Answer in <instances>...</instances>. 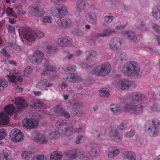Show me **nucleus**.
Listing matches in <instances>:
<instances>
[{"instance_id": "36", "label": "nucleus", "mask_w": 160, "mask_h": 160, "mask_svg": "<svg viewBox=\"0 0 160 160\" xmlns=\"http://www.w3.org/2000/svg\"><path fill=\"white\" fill-rule=\"evenodd\" d=\"M32 152L30 151L25 150L21 153L22 158L25 160H29L32 156Z\"/></svg>"}, {"instance_id": "59", "label": "nucleus", "mask_w": 160, "mask_h": 160, "mask_svg": "<svg viewBox=\"0 0 160 160\" xmlns=\"http://www.w3.org/2000/svg\"><path fill=\"white\" fill-rule=\"evenodd\" d=\"M1 53H2L5 57L8 58L10 57V55L7 53V52L5 49H2L1 51Z\"/></svg>"}, {"instance_id": "18", "label": "nucleus", "mask_w": 160, "mask_h": 160, "mask_svg": "<svg viewBox=\"0 0 160 160\" xmlns=\"http://www.w3.org/2000/svg\"><path fill=\"white\" fill-rule=\"evenodd\" d=\"M32 138L35 142L41 144H46L48 141L44 135L38 132L35 133L32 136Z\"/></svg>"}, {"instance_id": "42", "label": "nucleus", "mask_w": 160, "mask_h": 160, "mask_svg": "<svg viewBox=\"0 0 160 160\" xmlns=\"http://www.w3.org/2000/svg\"><path fill=\"white\" fill-rule=\"evenodd\" d=\"M85 6V4L84 2H78L77 3V9L79 12H82L84 10Z\"/></svg>"}, {"instance_id": "11", "label": "nucleus", "mask_w": 160, "mask_h": 160, "mask_svg": "<svg viewBox=\"0 0 160 160\" xmlns=\"http://www.w3.org/2000/svg\"><path fill=\"white\" fill-rule=\"evenodd\" d=\"M152 125L148 127L146 131L150 134L156 136L160 133V122L157 120L152 121Z\"/></svg>"}, {"instance_id": "52", "label": "nucleus", "mask_w": 160, "mask_h": 160, "mask_svg": "<svg viewBox=\"0 0 160 160\" xmlns=\"http://www.w3.org/2000/svg\"><path fill=\"white\" fill-rule=\"evenodd\" d=\"M6 12L10 16H15V13L12 8H8L6 10Z\"/></svg>"}, {"instance_id": "24", "label": "nucleus", "mask_w": 160, "mask_h": 160, "mask_svg": "<svg viewBox=\"0 0 160 160\" xmlns=\"http://www.w3.org/2000/svg\"><path fill=\"white\" fill-rule=\"evenodd\" d=\"M52 110L54 111L56 113L63 116L65 118H69L70 117L69 113L63 110L61 106L54 107L52 109Z\"/></svg>"}, {"instance_id": "23", "label": "nucleus", "mask_w": 160, "mask_h": 160, "mask_svg": "<svg viewBox=\"0 0 160 160\" xmlns=\"http://www.w3.org/2000/svg\"><path fill=\"white\" fill-rule=\"evenodd\" d=\"M142 95L140 93L137 92L133 93L131 97L132 99V102L134 104H129L135 105L137 106H138V105L139 104H142L143 106V108L141 111V112L139 113V114L141 113L142 111L143 110V105L142 103H139L138 104L136 105V102H140L142 100ZM138 114H139V113Z\"/></svg>"}, {"instance_id": "14", "label": "nucleus", "mask_w": 160, "mask_h": 160, "mask_svg": "<svg viewBox=\"0 0 160 160\" xmlns=\"http://www.w3.org/2000/svg\"><path fill=\"white\" fill-rule=\"evenodd\" d=\"M122 42L120 38H115L110 41L108 46L110 49L115 51L121 49L122 47Z\"/></svg>"}, {"instance_id": "62", "label": "nucleus", "mask_w": 160, "mask_h": 160, "mask_svg": "<svg viewBox=\"0 0 160 160\" xmlns=\"http://www.w3.org/2000/svg\"><path fill=\"white\" fill-rule=\"evenodd\" d=\"M105 135L104 132H102L100 134L98 135V137L100 139L104 138Z\"/></svg>"}, {"instance_id": "44", "label": "nucleus", "mask_w": 160, "mask_h": 160, "mask_svg": "<svg viewBox=\"0 0 160 160\" xmlns=\"http://www.w3.org/2000/svg\"><path fill=\"white\" fill-rule=\"evenodd\" d=\"M35 31L37 39H41L45 37V34L42 31L38 29Z\"/></svg>"}, {"instance_id": "33", "label": "nucleus", "mask_w": 160, "mask_h": 160, "mask_svg": "<svg viewBox=\"0 0 160 160\" xmlns=\"http://www.w3.org/2000/svg\"><path fill=\"white\" fill-rule=\"evenodd\" d=\"M62 156V152L59 151H55L52 152L50 156V160H60Z\"/></svg>"}, {"instance_id": "64", "label": "nucleus", "mask_w": 160, "mask_h": 160, "mask_svg": "<svg viewBox=\"0 0 160 160\" xmlns=\"http://www.w3.org/2000/svg\"><path fill=\"white\" fill-rule=\"evenodd\" d=\"M34 93L37 96H39L42 95V93L40 91H35L34 92Z\"/></svg>"}, {"instance_id": "6", "label": "nucleus", "mask_w": 160, "mask_h": 160, "mask_svg": "<svg viewBox=\"0 0 160 160\" xmlns=\"http://www.w3.org/2000/svg\"><path fill=\"white\" fill-rule=\"evenodd\" d=\"M134 84L133 82L127 79L118 80L113 82L112 84L113 88L118 90H128Z\"/></svg>"}, {"instance_id": "3", "label": "nucleus", "mask_w": 160, "mask_h": 160, "mask_svg": "<svg viewBox=\"0 0 160 160\" xmlns=\"http://www.w3.org/2000/svg\"><path fill=\"white\" fill-rule=\"evenodd\" d=\"M56 126L61 131H66L67 132V135L68 136L71 135L75 132L78 133L83 131L82 129L79 127L78 128H74L73 127L72 123L68 122L64 119L60 118L58 119L56 123Z\"/></svg>"}, {"instance_id": "54", "label": "nucleus", "mask_w": 160, "mask_h": 160, "mask_svg": "<svg viewBox=\"0 0 160 160\" xmlns=\"http://www.w3.org/2000/svg\"><path fill=\"white\" fill-rule=\"evenodd\" d=\"M6 27L9 33H13L14 32L15 28L13 26L9 24H7Z\"/></svg>"}, {"instance_id": "29", "label": "nucleus", "mask_w": 160, "mask_h": 160, "mask_svg": "<svg viewBox=\"0 0 160 160\" xmlns=\"http://www.w3.org/2000/svg\"><path fill=\"white\" fill-rule=\"evenodd\" d=\"M109 135L111 139L116 142H119L121 140V137L114 128L112 129V130L109 134Z\"/></svg>"}, {"instance_id": "27", "label": "nucleus", "mask_w": 160, "mask_h": 160, "mask_svg": "<svg viewBox=\"0 0 160 160\" xmlns=\"http://www.w3.org/2000/svg\"><path fill=\"white\" fill-rule=\"evenodd\" d=\"M122 35L125 37H127L129 40L134 42L136 41L137 39L136 34L131 31H125L122 32Z\"/></svg>"}, {"instance_id": "7", "label": "nucleus", "mask_w": 160, "mask_h": 160, "mask_svg": "<svg viewBox=\"0 0 160 160\" xmlns=\"http://www.w3.org/2000/svg\"><path fill=\"white\" fill-rule=\"evenodd\" d=\"M50 11L53 16L58 18H62L68 12L67 7L62 4L52 7Z\"/></svg>"}, {"instance_id": "15", "label": "nucleus", "mask_w": 160, "mask_h": 160, "mask_svg": "<svg viewBox=\"0 0 160 160\" xmlns=\"http://www.w3.org/2000/svg\"><path fill=\"white\" fill-rule=\"evenodd\" d=\"M56 42L58 46L62 47L70 46L73 44L72 39L66 36H62L58 38Z\"/></svg>"}, {"instance_id": "26", "label": "nucleus", "mask_w": 160, "mask_h": 160, "mask_svg": "<svg viewBox=\"0 0 160 160\" xmlns=\"http://www.w3.org/2000/svg\"><path fill=\"white\" fill-rule=\"evenodd\" d=\"M64 79L69 82H82V79L78 75L74 73L69 74L67 77H64Z\"/></svg>"}, {"instance_id": "28", "label": "nucleus", "mask_w": 160, "mask_h": 160, "mask_svg": "<svg viewBox=\"0 0 160 160\" xmlns=\"http://www.w3.org/2000/svg\"><path fill=\"white\" fill-rule=\"evenodd\" d=\"M53 85V84L48 82L47 79H43L39 81L36 85V87L38 88L42 89L45 87H48Z\"/></svg>"}, {"instance_id": "40", "label": "nucleus", "mask_w": 160, "mask_h": 160, "mask_svg": "<svg viewBox=\"0 0 160 160\" xmlns=\"http://www.w3.org/2000/svg\"><path fill=\"white\" fill-rule=\"evenodd\" d=\"M97 55V53L96 51L94 50L88 51L86 53L87 57L86 60L87 61H89L91 58H94Z\"/></svg>"}, {"instance_id": "35", "label": "nucleus", "mask_w": 160, "mask_h": 160, "mask_svg": "<svg viewBox=\"0 0 160 160\" xmlns=\"http://www.w3.org/2000/svg\"><path fill=\"white\" fill-rule=\"evenodd\" d=\"M85 18L86 20L90 22L93 24H96L97 23V19L94 15V14H90L89 12L86 15Z\"/></svg>"}, {"instance_id": "53", "label": "nucleus", "mask_w": 160, "mask_h": 160, "mask_svg": "<svg viewBox=\"0 0 160 160\" xmlns=\"http://www.w3.org/2000/svg\"><path fill=\"white\" fill-rule=\"evenodd\" d=\"M38 160H48L47 157L44 155L38 154L36 155Z\"/></svg>"}, {"instance_id": "21", "label": "nucleus", "mask_w": 160, "mask_h": 160, "mask_svg": "<svg viewBox=\"0 0 160 160\" xmlns=\"http://www.w3.org/2000/svg\"><path fill=\"white\" fill-rule=\"evenodd\" d=\"M12 102H15V103L19 109L25 108L28 106L26 101L22 98L18 97L15 98L14 100H11Z\"/></svg>"}, {"instance_id": "41", "label": "nucleus", "mask_w": 160, "mask_h": 160, "mask_svg": "<svg viewBox=\"0 0 160 160\" xmlns=\"http://www.w3.org/2000/svg\"><path fill=\"white\" fill-rule=\"evenodd\" d=\"M153 17L156 19H160V6L155 8L152 12Z\"/></svg>"}, {"instance_id": "61", "label": "nucleus", "mask_w": 160, "mask_h": 160, "mask_svg": "<svg viewBox=\"0 0 160 160\" xmlns=\"http://www.w3.org/2000/svg\"><path fill=\"white\" fill-rule=\"evenodd\" d=\"M13 17L10 18H9V22L11 23H14L16 22V19L15 18V16H12Z\"/></svg>"}, {"instance_id": "60", "label": "nucleus", "mask_w": 160, "mask_h": 160, "mask_svg": "<svg viewBox=\"0 0 160 160\" xmlns=\"http://www.w3.org/2000/svg\"><path fill=\"white\" fill-rule=\"evenodd\" d=\"M43 102L40 101H37L36 102V105L38 107H42L43 106Z\"/></svg>"}, {"instance_id": "4", "label": "nucleus", "mask_w": 160, "mask_h": 160, "mask_svg": "<svg viewBox=\"0 0 160 160\" xmlns=\"http://www.w3.org/2000/svg\"><path fill=\"white\" fill-rule=\"evenodd\" d=\"M140 70V67L138 63L132 61L125 64L122 67V71L125 75L132 77L138 76Z\"/></svg>"}, {"instance_id": "17", "label": "nucleus", "mask_w": 160, "mask_h": 160, "mask_svg": "<svg viewBox=\"0 0 160 160\" xmlns=\"http://www.w3.org/2000/svg\"><path fill=\"white\" fill-rule=\"evenodd\" d=\"M40 6L39 5H33L30 6L28 11L29 13L33 16L41 17L43 15L44 12L40 11Z\"/></svg>"}, {"instance_id": "1", "label": "nucleus", "mask_w": 160, "mask_h": 160, "mask_svg": "<svg viewBox=\"0 0 160 160\" xmlns=\"http://www.w3.org/2000/svg\"><path fill=\"white\" fill-rule=\"evenodd\" d=\"M90 147L91 150L85 152L81 149H73L67 151L65 154L70 160L74 158L77 155L81 160H91L92 157L98 155L99 152L97 149L98 145L97 144L92 143Z\"/></svg>"}, {"instance_id": "25", "label": "nucleus", "mask_w": 160, "mask_h": 160, "mask_svg": "<svg viewBox=\"0 0 160 160\" xmlns=\"http://www.w3.org/2000/svg\"><path fill=\"white\" fill-rule=\"evenodd\" d=\"M123 157L126 160H136L137 158L136 155L134 152L129 150L123 152Z\"/></svg>"}, {"instance_id": "49", "label": "nucleus", "mask_w": 160, "mask_h": 160, "mask_svg": "<svg viewBox=\"0 0 160 160\" xmlns=\"http://www.w3.org/2000/svg\"><path fill=\"white\" fill-rule=\"evenodd\" d=\"M6 130L3 128L0 129V140H2L5 138L7 135Z\"/></svg>"}, {"instance_id": "30", "label": "nucleus", "mask_w": 160, "mask_h": 160, "mask_svg": "<svg viewBox=\"0 0 160 160\" xmlns=\"http://www.w3.org/2000/svg\"><path fill=\"white\" fill-rule=\"evenodd\" d=\"M40 22L42 25H46L47 24H51L53 22L52 17L49 15H46L42 17Z\"/></svg>"}, {"instance_id": "20", "label": "nucleus", "mask_w": 160, "mask_h": 160, "mask_svg": "<svg viewBox=\"0 0 160 160\" xmlns=\"http://www.w3.org/2000/svg\"><path fill=\"white\" fill-rule=\"evenodd\" d=\"M57 24L61 28H66L71 27L73 23L70 19L65 18L58 19Z\"/></svg>"}, {"instance_id": "10", "label": "nucleus", "mask_w": 160, "mask_h": 160, "mask_svg": "<svg viewBox=\"0 0 160 160\" xmlns=\"http://www.w3.org/2000/svg\"><path fill=\"white\" fill-rule=\"evenodd\" d=\"M44 54L42 52L37 50L33 51L31 56L29 57L31 62L34 64H38L41 63L44 58Z\"/></svg>"}, {"instance_id": "57", "label": "nucleus", "mask_w": 160, "mask_h": 160, "mask_svg": "<svg viewBox=\"0 0 160 160\" xmlns=\"http://www.w3.org/2000/svg\"><path fill=\"white\" fill-rule=\"evenodd\" d=\"M126 26V25H118L114 29V30H115V33L118 32L119 31L122 29L124 28Z\"/></svg>"}, {"instance_id": "31", "label": "nucleus", "mask_w": 160, "mask_h": 160, "mask_svg": "<svg viewBox=\"0 0 160 160\" xmlns=\"http://www.w3.org/2000/svg\"><path fill=\"white\" fill-rule=\"evenodd\" d=\"M116 31L113 29H107L101 33H97L95 35V37L99 38L102 37H105L109 36L112 33H115Z\"/></svg>"}, {"instance_id": "50", "label": "nucleus", "mask_w": 160, "mask_h": 160, "mask_svg": "<svg viewBox=\"0 0 160 160\" xmlns=\"http://www.w3.org/2000/svg\"><path fill=\"white\" fill-rule=\"evenodd\" d=\"M151 109L152 112L160 111V105L158 104H154L151 107Z\"/></svg>"}, {"instance_id": "34", "label": "nucleus", "mask_w": 160, "mask_h": 160, "mask_svg": "<svg viewBox=\"0 0 160 160\" xmlns=\"http://www.w3.org/2000/svg\"><path fill=\"white\" fill-rule=\"evenodd\" d=\"M15 107L12 104H9L4 108L5 112L9 116H12L15 110Z\"/></svg>"}, {"instance_id": "55", "label": "nucleus", "mask_w": 160, "mask_h": 160, "mask_svg": "<svg viewBox=\"0 0 160 160\" xmlns=\"http://www.w3.org/2000/svg\"><path fill=\"white\" fill-rule=\"evenodd\" d=\"M152 27V28L156 32L158 33H160V26L155 24H153Z\"/></svg>"}, {"instance_id": "63", "label": "nucleus", "mask_w": 160, "mask_h": 160, "mask_svg": "<svg viewBox=\"0 0 160 160\" xmlns=\"http://www.w3.org/2000/svg\"><path fill=\"white\" fill-rule=\"evenodd\" d=\"M67 86V84L66 82H63L59 86V87L61 89H63L65 88Z\"/></svg>"}, {"instance_id": "12", "label": "nucleus", "mask_w": 160, "mask_h": 160, "mask_svg": "<svg viewBox=\"0 0 160 160\" xmlns=\"http://www.w3.org/2000/svg\"><path fill=\"white\" fill-rule=\"evenodd\" d=\"M20 33L22 34L24 38L30 42H35L37 40L35 30L24 28L21 31Z\"/></svg>"}, {"instance_id": "22", "label": "nucleus", "mask_w": 160, "mask_h": 160, "mask_svg": "<svg viewBox=\"0 0 160 160\" xmlns=\"http://www.w3.org/2000/svg\"><path fill=\"white\" fill-rule=\"evenodd\" d=\"M127 56L126 53L122 51H119L115 53L113 61L117 63H121L127 59Z\"/></svg>"}, {"instance_id": "8", "label": "nucleus", "mask_w": 160, "mask_h": 160, "mask_svg": "<svg viewBox=\"0 0 160 160\" xmlns=\"http://www.w3.org/2000/svg\"><path fill=\"white\" fill-rule=\"evenodd\" d=\"M111 70V66L108 62H104L94 68L93 72L98 76H105L108 75Z\"/></svg>"}, {"instance_id": "19", "label": "nucleus", "mask_w": 160, "mask_h": 160, "mask_svg": "<svg viewBox=\"0 0 160 160\" xmlns=\"http://www.w3.org/2000/svg\"><path fill=\"white\" fill-rule=\"evenodd\" d=\"M42 46L45 51L49 54H54L57 51V48L51 43L44 42Z\"/></svg>"}, {"instance_id": "5", "label": "nucleus", "mask_w": 160, "mask_h": 160, "mask_svg": "<svg viewBox=\"0 0 160 160\" xmlns=\"http://www.w3.org/2000/svg\"><path fill=\"white\" fill-rule=\"evenodd\" d=\"M47 132L48 134H46V135L50 139H56L61 137L68 136L67 135L68 132L65 131L62 132L60 130H58L53 126L49 127Z\"/></svg>"}, {"instance_id": "51", "label": "nucleus", "mask_w": 160, "mask_h": 160, "mask_svg": "<svg viewBox=\"0 0 160 160\" xmlns=\"http://www.w3.org/2000/svg\"><path fill=\"white\" fill-rule=\"evenodd\" d=\"M113 19V17L112 16L107 15L104 17L105 22L107 23H109L112 22Z\"/></svg>"}, {"instance_id": "45", "label": "nucleus", "mask_w": 160, "mask_h": 160, "mask_svg": "<svg viewBox=\"0 0 160 160\" xmlns=\"http://www.w3.org/2000/svg\"><path fill=\"white\" fill-rule=\"evenodd\" d=\"M120 152V151L118 149H116L114 150L108 152V157L112 158L115 157L118 155Z\"/></svg>"}, {"instance_id": "32", "label": "nucleus", "mask_w": 160, "mask_h": 160, "mask_svg": "<svg viewBox=\"0 0 160 160\" xmlns=\"http://www.w3.org/2000/svg\"><path fill=\"white\" fill-rule=\"evenodd\" d=\"M10 118L6 113L2 112L0 114V124L6 125L8 124L10 121Z\"/></svg>"}, {"instance_id": "56", "label": "nucleus", "mask_w": 160, "mask_h": 160, "mask_svg": "<svg viewBox=\"0 0 160 160\" xmlns=\"http://www.w3.org/2000/svg\"><path fill=\"white\" fill-rule=\"evenodd\" d=\"M134 135V131L133 130H131L130 131L126 133L125 135L126 137L130 138L132 137Z\"/></svg>"}, {"instance_id": "48", "label": "nucleus", "mask_w": 160, "mask_h": 160, "mask_svg": "<svg viewBox=\"0 0 160 160\" xmlns=\"http://www.w3.org/2000/svg\"><path fill=\"white\" fill-rule=\"evenodd\" d=\"M16 9L18 14L20 15H23L26 14V12L23 11L22 6L21 5H18L16 7Z\"/></svg>"}, {"instance_id": "58", "label": "nucleus", "mask_w": 160, "mask_h": 160, "mask_svg": "<svg viewBox=\"0 0 160 160\" xmlns=\"http://www.w3.org/2000/svg\"><path fill=\"white\" fill-rule=\"evenodd\" d=\"M84 139V137L82 135H78V136L75 142L77 144H79L80 142V141Z\"/></svg>"}, {"instance_id": "46", "label": "nucleus", "mask_w": 160, "mask_h": 160, "mask_svg": "<svg viewBox=\"0 0 160 160\" xmlns=\"http://www.w3.org/2000/svg\"><path fill=\"white\" fill-rule=\"evenodd\" d=\"M32 72V68L29 66L26 67L23 71V76L25 77H28L30 75Z\"/></svg>"}, {"instance_id": "47", "label": "nucleus", "mask_w": 160, "mask_h": 160, "mask_svg": "<svg viewBox=\"0 0 160 160\" xmlns=\"http://www.w3.org/2000/svg\"><path fill=\"white\" fill-rule=\"evenodd\" d=\"M76 68L75 65L68 64L63 67V69L66 71H74Z\"/></svg>"}, {"instance_id": "43", "label": "nucleus", "mask_w": 160, "mask_h": 160, "mask_svg": "<svg viewBox=\"0 0 160 160\" xmlns=\"http://www.w3.org/2000/svg\"><path fill=\"white\" fill-rule=\"evenodd\" d=\"M100 96L102 97L108 98L110 96V92L105 88L101 89L99 91Z\"/></svg>"}, {"instance_id": "39", "label": "nucleus", "mask_w": 160, "mask_h": 160, "mask_svg": "<svg viewBox=\"0 0 160 160\" xmlns=\"http://www.w3.org/2000/svg\"><path fill=\"white\" fill-rule=\"evenodd\" d=\"M58 68H57L55 67H52L51 65H48L47 66L46 70L43 71L42 72V74L43 75H45L48 74V71L52 72H55L58 71Z\"/></svg>"}, {"instance_id": "38", "label": "nucleus", "mask_w": 160, "mask_h": 160, "mask_svg": "<svg viewBox=\"0 0 160 160\" xmlns=\"http://www.w3.org/2000/svg\"><path fill=\"white\" fill-rule=\"evenodd\" d=\"M0 155L5 157V158H6L8 160L12 157V154L11 151L5 148L1 152Z\"/></svg>"}, {"instance_id": "37", "label": "nucleus", "mask_w": 160, "mask_h": 160, "mask_svg": "<svg viewBox=\"0 0 160 160\" xmlns=\"http://www.w3.org/2000/svg\"><path fill=\"white\" fill-rule=\"evenodd\" d=\"M8 82L6 80L0 78V92H3L5 89L8 87Z\"/></svg>"}, {"instance_id": "16", "label": "nucleus", "mask_w": 160, "mask_h": 160, "mask_svg": "<svg viewBox=\"0 0 160 160\" xmlns=\"http://www.w3.org/2000/svg\"><path fill=\"white\" fill-rule=\"evenodd\" d=\"M38 125V120L33 119H24L22 121V127L27 129H33L36 128Z\"/></svg>"}, {"instance_id": "13", "label": "nucleus", "mask_w": 160, "mask_h": 160, "mask_svg": "<svg viewBox=\"0 0 160 160\" xmlns=\"http://www.w3.org/2000/svg\"><path fill=\"white\" fill-rule=\"evenodd\" d=\"M22 73L21 70H18L16 69H13L10 70L9 72V73H7V77L8 80L11 82L16 83V81L17 80L19 82H22L23 80V78L21 77H16L15 75H21Z\"/></svg>"}, {"instance_id": "9", "label": "nucleus", "mask_w": 160, "mask_h": 160, "mask_svg": "<svg viewBox=\"0 0 160 160\" xmlns=\"http://www.w3.org/2000/svg\"><path fill=\"white\" fill-rule=\"evenodd\" d=\"M9 139L14 142H18L23 140L24 135L22 132L18 128L12 129L9 134Z\"/></svg>"}, {"instance_id": "2", "label": "nucleus", "mask_w": 160, "mask_h": 160, "mask_svg": "<svg viewBox=\"0 0 160 160\" xmlns=\"http://www.w3.org/2000/svg\"><path fill=\"white\" fill-rule=\"evenodd\" d=\"M142 108L143 106L141 104L137 106L128 103L125 104L123 107L120 104H112L110 107L111 111L115 114H119L123 111L127 112L130 114H138L141 112Z\"/></svg>"}]
</instances>
